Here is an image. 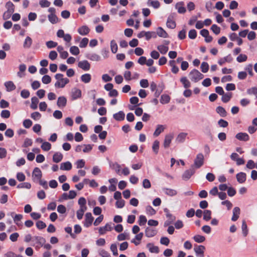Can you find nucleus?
Segmentation results:
<instances>
[{"mask_svg":"<svg viewBox=\"0 0 257 257\" xmlns=\"http://www.w3.org/2000/svg\"><path fill=\"white\" fill-rule=\"evenodd\" d=\"M55 78L56 81L54 86L56 88H63L69 82V80L67 78H64L63 75L60 73L56 74Z\"/></svg>","mask_w":257,"mask_h":257,"instance_id":"nucleus-1","label":"nucleus"},{"mask_svg":"<svg viewBox=\"0 0 257 257\" xmlns=\"http://www.w3.org/2000/svg\"><path fill=\"white\" fill-rule=\"evenodd\" d=\"M190 79L195 82H198L200 80L203 79L204 76L198 70L193 69L189 74Z\"/></svg>","mask_w":257,"mask_h":257,"instance_id":"nucleus-2","label":"nucleus"},{"mask_svg":"<svg viewBox=\"0 0 257 257\" xmlns=\"http://www.w3.org/2000/svg\"><path fill=\"white\" fill-rule=\"evenodd\" d=\"M204 157L202 154L199 153L197 155L194 161V164L192 166L196 168H200L204 164Z\"/></svg>","mask_w":257,"mask_h":257,"instance_id":"nucleus-3","label":"nucleus"},{"mask_svg":"<svg viewBox=\"0 0 257 257\" xmlns=\"http://www.w3.org/2000/svg\"><path fill=\"white\" fill-rule=\"evenodd\" d=\"M5 7L7 11L4 13L3 16H12L14 12V5L10 1L6 3Z\"/></svg>","mask_w":257,"mask_h":257,"instance_id":"nucleus-4","label":"nucleus"},{"mask_svg":"<svg viewBox=\"0 0 257 257\" xmlns=\"http://www.w3.org/2000/svg\"><path fill=\"white\" fill-rule=\"evenodd\" d=\"M195 170L193 168V166L191 168L187 170H186L182 175V179L185 181L188 180L194 174Z\"/></svg>","mask_w":257,"mask_h":257,"instance_id":"nucleus-5","label":"nucleus"},{"mask_svg":"<svg viewBox=\"0 0 257 257\" xmlns=\"http://www.w3.org/2000/svg\"><path fill=\"white\" fill-rule=\"evenodd\" d=\"M85 218L84 225L85 227H88L91 225L93 220V217H92L91 213L87 212L85 214Z\"/></svg>","mask_w":257,"mask_h":257,"instance_id":"nucleus-6","label":"nucleus"},{"mask_svg":"<svg viewBox=\"0 0 257 257\" xmlns=\"http://www.w3.org/2000/svg\"><path fill=\"white\" fill-rule=\"evenodd\" d=\"M112 229V227L111 225V223H107L105 226L100 227L98 229V232L100 235L104 234L107 231H111Z\"/></svg>","mask_w":257,"mask_h":257,"instance_id":"nucleus-7","label":"nucleus"},{"mask_svg":"<svg viewBox=\"0 0 257 257\" xmlns=\"http://www.w3.org/2000/svg\"><path fill=\"white\" fill-rule=\"evenodd\" d=\"M78 66L85 71H88L90 69V64L87 60L79 61Z\"/></svg>","mask_w":257,"mask_h":257,"instance_id":"nucleus-8","label":"nucleus"},{"mask_svg":"<svg viewBox=\"0 0 257 257\" xmlns=\"http://www.w3.org/2000/svg\"><path fill=\"white\" fill-rule=\"evenodd\" d=\"M205 247L203 245H196L194 248V251L198 256L203 257Z\"/></svg>","mask_w":257,"mask_h":257,"instance_id":"nucleus-9","label":"nucleus"},{"mask_svg":"<svg viewBox=\"0 0 257 257\" xmlns=\"http://www.w3.org/2000/svg\"><path fill=\"white\" fill-rule=\"evenodd\" d=\"M162 190L166 195L171 197L176 196L178 193L176 190L170 188H163Z\"/></svg>","mask_w":257,"mask_h":257,"instance_id":"nucleus-10","label":"nucleus"},{"mask_svg":"<svg viewBox=\"0 0 257 257\" xmlns=\"http://www.w3.org/2000/svg\"><path fill=\"white\" fill-rule=\"evenodd\" d=\"M173 138V135L171 134H168L165 136L163 146L165 148H168Z\"/></svg>","mask_w":257,"mask_h":257,"instance_id":"nucleus-11","label":"nucleus"},{"mask_svg":"<svg viewBox=\"0 0 257 257\" xmlns=\"http://www.w3.org/2000/svg\"><path fill=\"white\" fill-rule=\"evenodd\" d=\"M236 139L241 141H247L249 140V136L245 133H239L235 136Z\"/></svg>","mask_w":257,"mask_h":257,"instance_id":"nucleus-12","label":"nucleus"},{"mask_svg":"<svg viewBox=\"0 0 257 257\" xmlns=\"http://www.w3.org/2000/svg\"><path fill=\"white\" fill-rule=\"evenodd\" d=\"M233 215L231 218V220L233 221H236L239 217L240 213V210L238 207H235L232 210Z\"/></svg>","mask_w":257,"mask_h":257,"instance_id":"nucleus-13","label":"nucleus"},{"mask_svg":"<svg viewBox=\"0 0 257 257\" xmlns=\"http://www.w3.org/2000/svg\"><path fill=\"white\" fill-rule=\"evenodd\" d=\"M42 174L41 171L39 168H35L33 172L32 177L33 179L40 180L42 177Z\"/></svg>","mask_w":257,"mask_h":257,"instance_id":"nucleus-14","label":"nucleus"},{"mask_svg":"<svg viewBox=\"0 0 257 257\" xmlns=\"http://www.w3.org/2000/svg\"><path fill=\"white\" fill-rule=\"evenodd\" d=\"M81 96V91L79 89L74 88L72 90L71 97L73 99H76Z\"/></svg>","mask_w":257,"mask_h":257,"instance_id":"nucleus-15","label":"nucleus"},{"mask_svg":"<svg viewBox=\"0 0 257 257\" xmlns=\"http://www.w3.org/2000/svg\"><path fill=\"white\" fill-rule=\"evenodd\" d=\"M6 90L7 91L10 92L14 90L16 88V85L14 84V82L12 81H7L4 84Z\"/></svg>","mask_w":257,"mask_h":257,"instance_id":"nucleus-16","label":"nucleus"},{"mask_svg":"<svg viewBox=\"0 0 257 257\" xmlns=\"http://www.w3.org/2000/svg\"><path fill=\"white\" fill-rule=\"evenodd\" d=\"M157 234V230L151 227H147L145 230V235L148 237H152Z\"/></svg>","mask_w":257,"mask_h":257,"instance_id":"nucleus-17","label":"nucleus"},{"mask_svg":"<svg viewBox=\"0 0 257 257\" xmlns=\"http://www.w3.org/2000/svg\"><path fill=\"white\" fill-rule=\"evenodd\" d=\"M72 164L69 161H67L62 163L60 164V169L61 170L69 171L72 169Z\"/></svg>","mask_w":257,"mask_h":257,"instance_id":"nucleus-18","label":"nucleus"},{"mask_svg":"<svg viewBox=\"0 0 257 257\" xmlns=\"http://www.w3.org/2000/svg\"><path fill=\"white\" fill-rule=\"evenodd\" d=\"M78 32L81 35L84 36L87 35L90 31V29L86 26H82L78 29Z\"/></svg>","mask_w":257,"mask_h":257,"instance_id":"nucleus-19","label":"nucleus"},{"mask_svg":"<svg viewBox=\"0 0 257 257\" xmlns=\"http://www.w3.org/2000/svg\"><path fill=\"white\" fill-rule=\"evenodd\" d=\"M125 113L122 111H119L113 115V117L117 121H122L124 119Z\"/></svg>","mask_w":257,"mask_h":257,"instance_id":"nucleus-20","label":"nucleus"},{"mask_svg":"<svg viewBox=\"0 0 257 257\" xmlns=\"http://www.w3.org/2000/svg\"><path fill=\"white\" fill-rule=\"evenodd\" d=\"M87 58L92 61L97 62L101 60V57L98 54L95 53L89 54Z\"/></svg>","mask_w":257,"mask_h":257,"instance_id":"nucleus-21","label":"nucleus"},{"mask_svg":"<svg viewBox=\"0 0 257 257\" xmlns=\"http://www.w3.org/2000/svg\"><path fill=\"white\" fill-rule=\"evenodd\" d=\"M63 157V156L62 153L60 152H56L53 156V161L55 163H58L62 161Z\"/></svg>","mask_w":257,"mask_h":257,"instance_id":"nucleus-22","label":"nucleus"},{"mask_svg":"<svg viewBox=\"0 0 257 257\" xmlns=\"http://www.w3.org/2000/svg\"><path fill=\"white\" fill-rule=\"evenodd\" d=\"M67 99L64 96H60L58 98L57 105L59 107H65L66 105Z\"/></svg>","mask_w":257,"mask_h":257,"instance_id":"nucleus-23","label":"nucleus"},{"mask_svg":"<svg viewBox=\"0 0 257 257\" xmlns=\"http://www.w3.org/2000/svg\"><path fill=\"white\" fill-rule=\"evenodd\" d=\"M157 34L160 37L164 38L168 37V34L162 27H159L157 28Z\"/></svg>","mask_w":257,"mask_h":257,"instance_id":"nucleus-24","label":"nucleus"},{"mask_svg":"<svg viewBox=\"0 0 257 257\" xmlns=\"http://www.w3.org/2000/svg\"><path fill=\"white\" fill-rule=\"evenodd\" d=\"M246 174L243 172H240L236 174V179L239 183H243L246 180Z\"/></svg>","mask_w":257,"mask_h":257,"instance_id":"nucleus-25","label":"nucleus"},{"mask_svg":"<svg viewBox=\"0 0 257 257\" xmlns=\"http://www.w3.org/2000/svg\"><path fill=\"white\" fill-rule=\"evenodd\" d=\"M187 134L186 133H181L178 135L176 138V141L177 143H181L185 141Z\"/></svg>","mask_w":257,"mask_h":257,"instance_id":"nucleus-26","label":"nucleus"},{"mask_svg":"<svg viewBox=\"0 0 257 257\" xmlns=\"http://www.w3.org/2000/svg\"><path fill=\"white\" fill-rule=\"evenodd\" d=\"M147 248L149 251L152 253H158L159 249L158 246H155L153 244L149 243L147 245Z\"/></svg>","mask_w":257,"mask_h":257,"instance_id":"nucleus-27","label":"nucleus"},{"mask_svg":"<svg viewBox=\"0 0 257 257\" xmlns=\"http://www.w3.org/2000/svg\"><path fill=\"white\" fill-rule=\"evenodd\" d=\"M165 130V127L163 125L159 124L157 126V128L154 133V136L158 137Z\"/></svg>","mask_w":257,"mask_h":257,"instance_id":"nucleus-28","label":"nucleus"},{"mask_svg":"<svg viewBox=\"0 0 257 257\" xmlns=\"http://www.w3.org/2000/svg\"><path fill=\"white\" fill-rule=\"evenodd\" d=\"M91 79V76L90 74L86 73L84 74L81 76V80L85 83H89Z\"/></svg>","mask_w":257,"mask_h":257,"instance_id":"nucleus-29","label":"nucleus"},{"mask_svg":"<svg viewBox=\"0 0 257 257\" xmlns=\"http://www.w3.org/2000/svg\"><path fill=\"white\" fill-rule=\"evenodd\" d=\"M39 103V100L37 97L34 96L31 98V108L34 110L36 109L38 107L37 104Z\"/></svg>","mask_w":257,"mask_h":257,"instance_id":"nucleus-30","label":"nucleus"},{"mask_svg":"<svg viewBox=\"0 0 257 257\" xmlns=\"http://www.w3.org/2000/svg\"><path fill=\"white\" fill-rule=\"evenodd\" d=\"M32 44V39L28 36L26 38L25 41L24 42L23 47L25 48H29L31 46Z\"/></svg>","mask_w":257,"mask_h":257,"instance_id":"nucleus-31","label":"nucleus"},{"mask_svg":"<svg viewBox=\"0 0 257 257\" xmlns=\"http://www.w3.org/2000/svg\"><path fill=\"white\" fill-rule=\"evenodd\" d=\"M157 49L162 54H165L168 52L169 48L165 45H160L158 46Z\"/></svg>","mask_w":257,"mask_h":257,"instance_id":"nucleus-32","label":"nucleus"},{"mask_svg":"<svg viewBox=\"0 0 257 257\" xmlns=\"http://www.w3.org/2000/svg\"><path fill=\"white\" fill-rule=\"evenodd\" d=\"M159 146H160L159 141H158V140L155 141L153 144L152 149H153L154 153L155 154H157L158 153Z\"/></svg>","mask_w":257,"mask_h":257,"instance_id":"nucleus-33","label":"nucleus"},{"mask_svg":"<svg viewBox=\"0 0 257 257\" xmlns=\"http://www.w3.org/2000/svg\"><path fill=\"white\" fill-rule=\"evenodd\" d=\"M180 81L183 84L184 87L185 88H187L190 87L191 83L190 81L187 79L186 77H183L181 78Z\"/></svg>","mask_w":257,"mask_h":257,"instance_id":"nucleus-34","label":"nucleus"},{"mask_svg":"<svg viewBox=\"0 0 257 257\" xmlns=\"http://www.w3.org/2000/svg\"><path fill=\"white\" fill-rule=\"evenodd\" d=\"M170 100V97L167 94H163L161 97L160 102L162 104H167Z\"/></svg>","mask_w":257,"mask_h":257,"instance_id":"nucleus-35","label":"nucleus"},{"mask_svg":"<svg viewBox=\"0 0 257 257\" xmlns=\"http://www.w3.org/2000/svg\"><path fill=\"white\" fill-rule=\"evenodd\" d=\"M242 232L244 236H246L248 234V229L247 225L244 220L242 221L241 225Z\"/></svg>","mask_w":257,"mask_h":257,"instance_id":"nucleus-36","label":"nucleus"},{"mask_svg":"<svg viewBox=\"0 0 257 257\" xmlns=\"http://www.w3.org/2000/svg\"><path fill=\"white\" fill-rule=\"evenodd\" d=\"M167 27L170 29H174L176 27L175 22L171 18H169L166 23Z\"/></svg>","mask_w":257,"mask_h":257,"instance_id":"nucleus-37","label":"nucleus"},{"mask_svg":"<svg viewBox=\"0 0 257 257\" xmlns=\"http://www.w3.org/2000/svg\"><path fill=\"white\" fill-rule=\"evenodd\" d=\"M110 49L112 53H116L117 51V45L114 40L110 42Z\"/></svg>","mask_w":257,"mask_h":257,"instance_id":"nucleus-38","label":"nucleus"},{"mask_svg":"<svg viewBox=\"0 0 257 257\" xmlns=\"http://www.w3.org/2000/svg\"><path fill=\"white\" fill-rule=\"evenodd\" d=\"M216 112L222 117H224L226 115V112L225 109L221 106H218L216 108Z\"/></svg>","mask_w":257,"mask_h":257,"instance_id":"nucleus-39","label":"nucleus"},{"mask_svg":"<svg viewBox=\"0 0 257 257\" xmlns=\"http://www.w3.org/2000/svg\"><path fill=\"white\" fill-rule=\"evenodd\" d=\"M87 210V209L86 208H79L77 211L76 214H77V217L78 219L80 220L82 218L84 213L85 211Z\"/></svg>","mask_w":257,"mask_h":257,"instance_id":"nucleus-40","label":"nucleus"},{"mask_svg":"<svg viewBox=\"0 0 257 257\" xmlns=\"http://www.w3.org/2000/svg\"><path fill=\"white\" fill-rule=\"evenodd\" d=\"M193 239L196 242L198 243H201L204 241L205 237L204 236L197 234L193 237Z\"/></svg>","mask_w":257,"mask_h":257,"instance_id":"nucleus-41","label":"nucleus"},{"mask_svg":"<svg viewBox=\"0 0 257 257\" xmlns=\"http://www.w3.org/2000/svg\"><path fill=\"white\" fill-rule=\"evenodd\" d=\"M86 201L84 197H81L78 200V204L80 205V208L87 209L86 206Z\"/></svg>","mask_w":257,"mask_h":257,"instance_id":"nucleus-42","label":"nucleus"},{"mask_svg":"<svg viewBox=\"0 0 257 257\" xmlns=\"http://www.w3.org/2000/svg\"><path fill=\"white\" fill-rule=\"evenodd\" d=\"M41 148L45 151H48L51 148V145L50 143L47 142H45L42 143L41 145Z\"/></svg>","mask_w":257,"mask_h":257,"instance_id":"nucleus-43","label":"nucleus"},{"mask_svg":"<svg viewBox=\"0 0 257 257\" xmlns=\"http://www.w3.org/2000/svg\"><path fill=\"white\" fill-rule=\"evenodd\" d=\"M231 58L229 56H226L223 58H221L219 60L218 63L220 65H222L223 64H224L225 62H230L231 61Z\"/></svg>","mask_w":257,"mask_h":257,"instance_id":"nucleus-44","label":"nucleus"},{"mask_svg":"<svg viewBox=\"0 0 257 257\" xmlns=\"http://www.w3.org/2000/svg\"><path fill=\"white\" fill-rule=\"evenodd\" d=\"M176 7L178 9V12L180 14H184L186 11V8L183 6V3L178 4Z\"/></svg>","mask_w":257,"mask_h":257,"instance_id":"nucleus-45","label":"nucleus"},{"mask_svg":"<svg viewBox=\"0 0 257 257\" xmlns=\"http://www.w3.org/2000/svg\"><path fill=\"white\" fill-rule=\"evenodd\" d=\"M31 185L30 183H28V182L22 183L19 184L17 186V188L19 189L26 188V189H29L31 188Z\"/></svg>","mask_w":257,"mask_h":257,"instance_id":"nucleus-46","label":"nucleus"},{"mask_svg":"<svg viewBox=\"0 0 257 257\" xmlns=\"http://www.w3.org/2000/svg\"><path fill=\"white\" fill-rule=\"evenodd\" d=\"M147 214L150 215H153L156 214V210L151 206H147L146 208Z\"/></svg>","mask_w":257,"mask_h":257,"instance_id":"nucleus-47","label":"nucleus"},{"mask_svg":"<svg viewBox=\"0 0 257 257\" xmlns=\"http://www.w3.org/2000/svg\"><path fill=\"white\" fill-rule=\"evenodd\" d=\"M203 219L208 221L211 219V211L209 210H205L204 212Z\"/></svg>","mask_w":257,"mask_h":257,"instance_id":"nucleus-48","label":"nucleus"},{"mask_svg":"<svg viewBox=\"0 0 257 257\" xmlns=\"http://www.w3.org/2000/svg\"><path fill=\"white\" fill-rule=\"evenodd\" d=\"M110 250L112 252V254L114 256L118 255L117 245L115 243H112L111 244L110 247Z\"/></svg>","mask_w":257,"mask_h":257,"instance_id":"nucleus-49","label":"nucleus"},{"mask_svg":"<svg viewBox=\"0 0 257 257\" xmlns=\"http://www.w3.org/2000/svg\"><path fill=\"white\" fill-rule=\"evenodd\" d=\"M70 53L74 55H77L79 54L80 51L77 46H72L70 48Z\"/></svg>","mask_w":257,"mask_h":257,"instance_id":"nucleus-50","label":"nucleus"},{"mask_svg":"<svg viewBox=\"0 0 257 257\" xmlns=\"http://www.w3.org/2000/svg\"><path fill=\"white\" fill-rule=\"evenodd\" d=\"M201 69L202 72L206 73L209 69V65L207 62H203L201 65Z\"/></svg>","mask_w":257,"mask_h":257,"instance_id":"nucleus-51","label":"nucleus"},{"mask_svg":"<svg viewBox=\"0 0 257 257\" xmlns=\"http://www.w3.org/2000/svg\"><path fill=\"white\" fill-rule=\"evenodd\" d=\"M46 45L48 48L51 49L56 47L58 44L57 42H54L53 41H49L46 42Z\"/></svg>","mask_w":257,"mask_h":257,"instance_id":"nucleus-52","label":"nucleus"},{"mask_svg":"<svg viewBox=\"0 0 257 257\" xmlns=\"http://www.w3.org/2000/svg\"><path fill=\"white\" fill-rule=\"evenodd\" d=\"M75 164L76 165V168L77 169H80L84 167L85 162L83 160L81 159L77 161Z\"/></svg>","mask_w":257,"mask_h":257,"instance_id":"nucleus-53","label":"nucleus"},{"mask_svg":"<svg viewBox=\"0 0 257 257\" xmlns=\"http://www.w3.org/2000/svg\"><path fill=\"white\" fill-rule=\"evenodd\" d=\"M31 117L32 119L36 120L40 119L41 114L39 112L36 111L31 113Z\"/></svg>","mask_w":257,"mask_h":257,"instance_id":"nucleus-54","label":"nucleus"},{"mask_svg":"<svg viewBox=\"0 0 257 257\" xmlns=\"http://www.w3.org/2000/svg\"><path fill=\"white\" fill-rule=\"evenodd\" d=\"M42 81L44 84H49L51 81V78L50 76L45 75L42 77Z\"/></svg>","mask_w":257,"mask_h":257,"instance_id":"nucleus-55","label":"nucleus"},{"mask_svg":"<svg viewBox=\"0 0 257 257\" xmlns=\"http://www.w3.org/2000/svg\"><path fill=\"white\" fill-rule=\"evenodd\" d=\"M143 186L145 189L150 188L151 187L150 181L147 179H145L143 181Z\"/></svg>","mask_w":257,"mask_h":257,"instance_id":"nucleus-56","label":"nucleus"},{"mask_svg":"<svg viewBox=\"0 0 257 257\" xmlns=\"http://www.w3.org/2000/svg\"><path fill=\"white\" fill-rule=\"evenodd\" d=\"M88 43V39L87 38H83L80 42L79 47L80 48H85L87 46Z\"/></svg>","mask_w":257,"mask_h":257,"instance_id":"nucleus-57","label":"nucleus"},{"mask_svg":"<svg viewBox=\"0 0 257 257\" xmlns=\"http://www.w3.org/2000/svg\"><path fill=\"white\" fill-rule=\"evenodd\" d=\"M147 218L144 215H140L139 217V224L140 225H144L147 222Z\"/></svg>","mask_w":257,"mask_h":257,"instance_id":"nucleus-58","label":"nucleus"},{"mask_svg":"<svg viewBox=\"0 0 257 257\" xmlns=\"http://www.w3.org/2000/svg\"><path fill=\"white\" fill-rule=\"evenodd\" d=\"M246 92L249 95L254 94L256 95L257 94V87H253L250 88L247 90Z\"/></svg>","mask_w":257,"mask_h":257,"instance_id":"nucleus-59","label":"nucleus"},{"mask_svg":"<svg viewBox=\"0 0 257 257\" xmlns=\"http://www.w3.org/2000/svg\"><path fill=\"white\" fill-rule=\"evenodd\" d=\"M36 226L39 229H42L46 227V224L43 221L39 220L36 223Z\"/></svg>","mask_w":257,"mask_h":257,"instance_id":"nucleus-60","label":"nucleus"},{"mask_svg":"<svg viewBox=\"0 0 257 257\" xmlns=\"http://www.w3.org/2000/svg\"><path fill=\"white\" fill-rule=\"evenodd\" d=\"M23 124L25 127L29 128L32 126V121L29 119H27L24 120Z\"/></svg>","mask_w":257,"mask_h":257,"instance_id":"nucleus-61","label":"nucleus"},{"mask_svg":"<svg viewBox=\"0 0 257 257\" xmlns=\"http://www.w3.org/2000/svg\"><path fill=\"white\" fill-rule=\"evenodd\" d=\"M231 97V93H226L225 94H223L222 96V100L224 102H227L229 101Z\"/></svg>","mask_w":257,"mask_h":257,"instance_id":"nucleus-62","label":"nucleus"},{"mask_svg":"<svg viewBox=\"0 0 257 257\" xmlns=\"http://www.w3.org/2000/svg\"><path fill=\"white\" fill-rule=\"evenodd\" d=\"M92 146L91 145H83L82 151L84 153H88L91 151Z\"/></svg>","mask_w":257,"mask_h":257,"instance_id":"nucleus-63","label":"nucleus"},{"mask_svg":"<svg viewBox=\"0 0 257 257\" xmlns=\"http://www.w3.org/2000/svg\"><path fill=\"white\" fill-rule=\"evenodd\" d=\"M99 255L102 257H111L110 254L108 252L104 249H101L99 252Z\"/></svg>","mask_w":257,"mask_h":257,"instance_id":"nucleus-64","label":"nucleus"}]
</instances>
